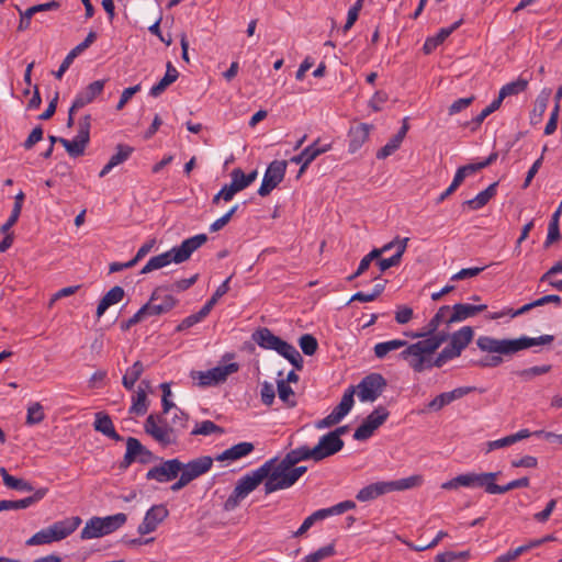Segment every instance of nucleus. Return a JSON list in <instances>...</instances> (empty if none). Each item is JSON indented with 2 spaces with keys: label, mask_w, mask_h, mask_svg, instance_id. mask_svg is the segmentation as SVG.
I'll list each match as a JSON object with an SVG mask.
<instances>
[{
  "label": "nucleus",
  "mask_w": 562,
  "mask_h": 562,
  "mask_svg": "<svg viewBox=\"0 0 562 562\" xmlns=\"http://www.w3.org/2000/svg\"><path fill=\"white\" fill-rule=\"evenodd\" d=\"M473 335L472 327H462L452 334L450 344L435 356L436 350L448 339L447 333H437L432 337L411 344L401 351L400 357L417 373L432 368H441L448 360L461 355L462 350L471 342Z\"/></svg>",
  "instance_id": "nucleus-1"
},
{
  "label": "nucleus",
  "mask_w": 562,
  "mask_h": 562,
  "mask_svg": "<svg viewBox=\"0 0 562 562\" xmlns=\"http://www.w3.org/2000/svg\"><path fill=\"white\" fill-rule=\"evenodd\" d=\"M207 241L206 234H198L184 239L180 246L172 247L170 250L158 256L151 257L142 268L140 273L146 274L154 270L161 269L171 262L182 263L187 261L191 255Z\"/></svg>",
  "instance_id": "nucleus-2"
},
{
  "label": "nucleus",
  "mask_w": 562,
  "mask_h": 562,
  "mask_svg": "<svg viewBox=\"0 0 562 562\" xmlns=\"http://www.w3.org/2000/svg\"><path fill=\"white\" fill-rule=\"evenodd\" d=\"M553 339L552 335H542L537 338L522 336L517 339H496L490 336H480L476 339V346L484 352L508 356L533 346L549 345Z\"/></svg>",
  "instance_id": "nucleus-3"
},
{
  "label": "nucleus",
  "mask_w": 562,
  "mask_h": 562,
  "mask_svg": "<svg viewBox=\"0 0 562 562\" xmlns=\"http://www.w3.org/2000/svg\"><path fill=\"white\" fill-rule=\"evenodd\" d=\"M274 460L266 461L261 467L241 476L232 494L225 502V509L231 510L237 507L244 498H246L251 492H254L263 481L269 482Z\"/></svg>",
  "instance_id": "nucleus-4"
},
{
  "label": "nucleus",
  "mask_w": 562,
  "mask_h": 562,
  "mask_svg": "<svg viewBox=\"0 0 562 562\" xmlns=\"http://www.w3.org/2000/svg\"><path fill=\"white\" fill-rule=\"evenodd\" d=\"M252 340L261 348L274 350L294 366L295 369L303 368V358L296 348L280 337L272 334L267 327L258 328L252 333Z\"/></svg>",
  "instance_id": "nucleus-5"
},
{
  "label": "nucleus",
  "mask_w": 562,
  "mask_h": 562,
  "mask_svg": "<svg viewBox=\"0 0 562 562\" xmlns=\"http://www.w3.org/2000/svg\"><path fill=\"white\" fill-rule=\"evenodd\" d=\"M81 524L78 516L68 517L63 520L55 521L53 525L44 528L25 541L27 547L49 544L55 541H61L70 536Z\"/></svg>",
  "instance_id": "nucleus-6"
},
{
  "label": "nucleus",
  "mask_w": 562,
  "mask_h": 562,
  "mask_svg": "<svg viewBox=\"0 0 562 562\" xmlns=\"http://www.w3.org/2000/svg\"><path fill=\"white\" fill-rule=\"evenodd\" d=\"M424 479L422 475H412L408 477L389 481V482H375L362 487L356 495V498L359 502H369L378 498L381 495H384L394 491H406L411 488L418 487L423 484Z\"/></svg>",
  "instance_id": "nucleus-7"
},
{
  "label": "nucleus",
  "mask_w": 562,
  "mask_h": 562,
  "mask_svg": "<svg viewBox=\"0 0 562 562\" xmlns=\"http://www.w3.org/2000/svg\"><path fill=\"white\" fill-rule=\"evenodd\" d=\"M499 472L463 473L441 484L443 490H458L459 487H481L487 494H494V483Z\"/></svg>",
  "instance_id": "nucleus-8"
},
{
  "label": "nucleus",
  "mask_w": 562,
  "mask_h": 562,
  "mask_svg": "<svg viewBox=\"0 0 562 562\" xmlns=\"http://www.w3.org/2000/svg\"><path fill=\"white\" fill-rule=\"evenodd\" d=\"M126 520L127 517L123 513L103 518L93 517L86 522V526L80 532V538L86 540L103 537L121 528Z\"/></svg>",
  "instance_id": "nucleus-9"
},
{
  "label": "nucleus",
  "mask_w": 562,
  "mask_h": 562,
  "mask_svg": "<svg viewBox=\"0 0 562 562\" xmlns=\"http://www.w3.org/2000/svg\"><path fill=\"white\" fill-rule=\"evenodd\" d=\"M269 482L265 483V493L271 494L277 491L286 490L293 486L299 479L307 471L305 465H294L288 470L273 469Z\"/></svg>",
  "instance_id": "nucleus-10"
},
{
  "label": "nucleus",
  "mask_w": 562,
  "mask_h": 562,
  "mask_svg": "<svg viewBox=\"0 0 562 562\" xmlns=\"http://www.w3.org/2000/svg\"><path fill=\"white\" fill-rule=\"evenodd\" d=\"M386 387V380L380 373L366 375L356 386L361 402H374Z\"/></svg>",
  "instance_id": "nucleus-11"
},
{
  "label": "nucleus",
  "mask_w": 562,
  "mask_h": 562,
  "mask_svg": "<svg viewBox=\"0 0 562 562\" xmlns=\"http://www.w3.org/2000/svg\"><path fill=\"white\" fill-rule=\"evenodd\" d=\"M178 303V300L171 294L164 292L162 288H156L148 302L143 305V311L148 316H158L170 312Z\"/></svg>",
  "instance_id": "nucleus-12"
},
{
  "label": "nucleus",
  "mask_w": 562,
  "mask_h": 562,
  "mask_svg": "<svg viewBox=\"0 0 562 562\" xmlns=\"http://www.w3.org/2000/svg\"><path fill=\"white\" fill-rule=\"evenodd\" d=\"M390 413L385 407L378 406L355 430L353 439L359 441L369 439L374 434V431L385 423Z\"/></svg>",
  "instance_id": "nucleus-13"
},
{
  "label": "nucleus",
  "mask_w": 562,
  "mask_h": 562,
  "mask_svg": "<svg viewBox=\"0 0 562 562\" xmlns=\"http://www.w3.org/2000/svg\"><path fill=\"white\" fill-rule=\"evenodd\" d=\"M285 160H273L267 168L261 186L258 189L260 196H267L276 189L282 181L286 171Z\"/></svg>",
  "instance_id": "nucleus-14"
},
{
  "label": "nucleus",
  "mask_w": 562,
  "mask_h": 562,
  "mask_svg": "<svg viewBox=\"0 0 562 562\" xmlns=\"http://www.w3.org/2000/svg\"><path fill=\"white\" fill-rule=\"evenodd\" d=\"M158 417L149 415L145 422V431L150 435L162 447L176 445L179 434L170 426H161L158 424Z\"/></svg>",
  "instance_id": "nucleus-15"
},
{
  "label": "nucleus",
  "mask_w": 562,
  "mask_h": 562,
  "mask_svg": "<svg viewBox=\"0 0 562 562\" xmlns=\"http://www.w3.org/2000/svg\"><path fill=\"white\" fill-rule=\"evenodd\" d=\"M231 183L225 184L212 199L213 204H218L221 200L228 202L233 200L236 193L249 187L246 173L240 168H235L231 172Z\"/></svg>",
  "instance_id": "nucleus-16"
},
{
  "label": "nucleus",
  "mask_w": 562,
  "mask_h": 562,
  "mask_svg": "<svg viewBox=\"0 0 562 562\" xmlns=\"http://www.w3.org/2000/svg\"><path fill=\"white\" fill-rule=\"evenodd\" d=\"M182 470V462L179 459H170L153 467L146 473L147 480H154L159 483H167L175 480Z\"/></svg>",
  "instance_id": "nucleus-17"
},
{
  "label": "nucleus",
  "mask_w": 562,
  "mask_h": 562,
  "mask_svg": "<svg viewBox=\"0 0 562 562\" xmlns=\"http://www.w3.org/2000/svg\"><path fill=\"white\" fill-rule=\"evenodd\" d=\"M331 149V144H321V138L314 140L310 146L304 148L299 155L293 156L290 161L296 165H301L297 178L306 170L312 161H314L319 155L325 154Z\"/></svg>",
  "instance_id": "nucleus-18"
},
{
  "label": "nucleus",
  "mask_w": 562,
  "mask_h": 562,
  "mask_svg": "<svg viewBox=\"0 0 562 562\" xmlns=\"http://www.w3.org/2000/svg\"><path fill=\"white\" fill-rule=\"evenodd\" d=\"M271 460H274L273 469L288 470L301 461L313 460L315 462V456L312 448L304 445L290 450L281 460L278 458H272Z\"/></svg>",
  "instance_id": "nucleus-19"
},
{
  "label": "nucleus",
  "mask_w": 562,
  "mask_h": 562,
  "mask_svg": "<svg viewBox=\"0 0 562 562\" xmlns=\"http://www.w3.org/2000/svg\"><path fill=\"white\" fill-rule=\"evenodd\" d=\"M168 509L165 505H154L145 514L137 531L140 535H148L155 531L160 522L168 517Z\"/></svg>",
  "instance_id": "nucleus-20"
},
{
  "label": "nucleus",
  "mask_w": 562,
  "mask_h": 562,
  "mask_svg": "<svg viewBox=\"0 0 562 562\" xmlns=\"http://www.w3.org/2000/svg\"><path fill=\"white\" fill-rule=\"evenodd\" d=\"M344 441H338L336 436L327 432L326 435L322 436L318 440V443L312 448L315 456V462H319L336 454L344 448Z\"/></svg>",
  "instance_id": "nucleus-21"
},
{
  "label": "nucleus",
  "mask_w": 562,
  "mask_h": 562,
  "mask_svg": "<svg viewBox=\"0 0 562 562\" xmlns=\"http://www.w3.org/2000/svg\"><path fill=\"white\" fill-rule=\"evenodd\" d=\"M213 459L209 456H202L189 461L182 462V470L180 473L191 483L193 480L200 477L211 470Z\"/></svg>",
  "instance_id": "nucleus-22"
},
{
  "label": "nucleus",
  "mask_w": 562,
  "mask_h": 562,
  "mask_svg": "<svg viewBox=\"0 0 562 562\" xmlns=\"http://www.w3.org/2000/svg\"><path fill=\"white\" fill-rule=\"evenodd\" d=\"M60 7V3L58 1H49L46 3L35 4L33 7H30L25 11L21 10L19 5H15V9L20 13V22L18 25V31L23 32L30 29L31 26V19L33 14L45 12V11H53L58 10Z\"/></svg>",
  "instance_id": "nucleus-23"
},
{
  "label": "nucleus",
  "mask_w": 562,
  "mask_h": 562,
  "mask_svg": "<svg viewBox=\"0 0 562 562\" xmlns=\"http://www.w3.org/2000/svg\"><path fill=\"white\" fill-rule=\"evenodd\" d=\"M372 126L367 123H359L352 125L348 131V151L350 154L357 153L362 145L369 139Z\"/></svg>",
  "instance_id": "nucleus-24"
},
{
  "label": "nucleus",
  "mask_w": 562,
  "mask_h": 562,
  "mask_svg": "<svg viewBox=\"0 0 562 562\" xmlns=\"http://www.w3.org/2000/svg\"><path fill=\"white\" fill-rule=\"evenodd\" d=\"M97 40V33L94 31H90L87 35V37L78 44L76 47H74L68 55L64 58L61 61L58 70L55 72V77L57 79H61L64 74L67 71V69L72 64L74 59L83 50H86L94 41Z\"/></svg>",
  "instance_id": "nucleus-25"
},
{
  "label": "nucleus",
  "mask_w": 562,
  "mask_h": 562,
  "mask_svg": "<svg viewBox=\"0 0 562 562\" xmlns=\"http://www.w3.org/2000/svg\"><path fill=\"white\" fill-rule=\"evenodd\" d=\"M486 305H472V304H463L458 303L450 307V313L448 314L447 324H452L457 322L464 321L469 317L476 315L480 312L486 310Z\"/></svg>",
  "instance_id": "nucleus-26"
},
{
  "label": "nucleus",
  "mask_w": 562,
  "mask_h": 562,
  "mask_svg": "<svg viewBox=\"0 0 562 562\" xmlns=\"http://www.w3.org/2000/svg\"><path fill=\"white\" fill-rule=\"evenodd\" d=\"M105 80H97L88 85V87L79 92L74 102L72 110H79L91 103L99 94L102 93Z\"/></svg>",
  "instance_id": "nucleus-27"
},
{
  "label": "nucleus",
  "mask_w": 562,
  "mask_h": 562,
  "mask_svg": "<svg viewBox=\"0 0 562 562\" xmlns=\"http://www.w3.org/2000/svg\"><path fill=\"white\" fill-rule=\"evenodd\" d=\"M46 492H47L46 488H40V490L35 491V493L33 495H31L29 497H25L23 499H18V501L3 499V501H0L1 512L2 510H16V509L27 508V507L32 506L33 504H35L36 502L41 501L46 495Z\"/></svg>",
  "instance_id": "nucleus-28"
},
{
  "label": "nucleus",
  "mask_w": 562,
  "mask_h": 562,
  "mask_svg": "<svg viewBox=\"0 0 562 562\" xmlns=\"http://www.w3.org/2000/svg\"><path fill=\"white\" fill-rule=\"evenodd\" d=\"M450 313V306L443 305L439 307L434 317L429 321V323L425 327V331L416 333L413 337L415 338H429L435 336L439 325L442 322L447 323L448 314Z\"/></svg>",
  "instance_id": "nucleus-29"
},
{
  "label": "nucleus",
  "mask_w": 562,
  "mask_h": 562,
  "mask_svg": "<svg viewBox=\"0 0 562 562\" xmlns=\"http://www.w3.org/2000/svg\"><path fill=\"white\" fill-rule=\"evenodd\" d=\"M255 449V446L251 442H239L234 445L233 447L224 450L221 454L216 457L217 461H235L240 458H244L251 453Z\"/></svg>",
  "instance_id": "nucleus-30"
},
{
  "label": "nucleus",
  "mask_w": 562,
  "mask_h": 562,
  "mask_svg": "<svg viewBox=\"0 0 562 562\" xmlns=\"http://www.w3.org/2000/svg\"><path fill=\"white\" fill-rule=\"evenodd\" d=\"M124 294V289L120 285H115L112 289H110L100 300L97 306V316L101 317L111 305H114L122 301Z\"/></svg>",
  "instance_id": "nucleus-31"
},
{
  "label": "nucleus",
  "mask_w": 562,
  "mask_h": 562,
  "mask_svg": "<svg viewBox=\"0 0 562 562\" xmlns=\"http://www.w3.org/2000/svg\"><path fill=\"white\" fill-rule=\"evenodd\" d=\"M94 429L115 441L122 440V437L115 431L112 419L108 414L101 412L95 414Z\"/></svg>",
  "instance_id": "nucleus-32"
},
{
  "label": "nucleus",
  "mask_w": 562,
  "mask_h": 562,
  "mask_svg": "<svg viewBox=\"0 0 562 562\" xmlns=\"http://www.w3.org/2000/svg\"><path fill=\"white\" fill-rule=\"evenodd\" d=\"M498 182H493L485 190L481 191L473 199L467 200L463 205L469 206L471 210H480L485 206L492 198L496 194Z\"/></svg>",
  "instance_id": "nucleus-33"
},
{
  "label": "nucleus",
  "mask_w": 562,
  "mask_h": 562,
  "mask_svg": "<svg viewBox=\"0 0 562 562\" xmlns=\"http://www.w3.org/2000/svg\"><path fill=\"white\" fill-rule=\"evenodd\" d=\"M179 77L178 70L173 67V65L168 61L167 64V70L165 76L160 79V81L153 86L150 89V95L151 97H158L160 95L171 83H173Z\"/></svg>",
  "instance_id": "nucleus-34"
},
{
  "label": "nucleus",
  "mask_w": 562,
  "mask_h": 562,
  "mask_svg": "<svg viewBox=\"0 0 562 562\" xmlns=\"http://www.w3.org/2000/svg\"><path fill=\"white\" fill-rule=\"evenodd\" d=\"M24 198H25V195L22 191H20L14 196V204H13L11 214H10L9 218L7 220V222L0 228V232L2 234H11L10 229L12 228V226H14L16 224V222L19 221V217L21 215Z\"/></svg>",
  "instance_id": "nucleus-35"
},
{
  "label": "nucleus",
  "mask_w": 562,
  "mask_h": 562,
  "mask_svg": "<svg viewBox=\"0 0 562 562\" xmlns=\"http://www.w3.org/2000/svg\"><path fill=\"white\" fill-rule=\"evenodd\" d=\"M145 370V367L142 361H135L131 368H128L123 375L122 384L123 386L132 391L135 386V383L140 378Z\"/></svg>",
  "instance_id": "nucleus-36"
},
{
  "label": "nucleus",
  "mask_w": 562,
  "mask_h": 562,
  "mask_svg": "<svg viewBox=\"0 0 562 562\" xmlns=\"http://www.w3.org/2000/svg\"><path fill=\"white\" fill-rule=\"evenodd\" d=\"M528 80L518 78L515 81L508 82L503 86L498 93V100L503 102L506 97L518 94L527 89Z\"/></svg>",
  "instance_id": "nucleus-37"
},
{
  "label": "nucleus",
  "mask_w": 562,
  "mask_h": 562,
  "mask_svg": "<svg viewBox=\"0 0 562 562\" xmlns=\"http://www.w3.org/2000/svg\"><path fill=\"white\" fill-rule=\"evenodd\" d=\"M408 240H409V238H407V237L403 238L402 244L398 246V254H394L390 258H383V259H379L376 261V265L379 266V269L381 272L386 271L391 267H395V266L400 265V262L402 260V256L406 250Z\"/></svg>",
  "instance_id": "nucleus-38"
},
{
  "label": "nucleus",
  "mask_w": 562,
  "mask_h": 562,
  "mask_svg": "<svg viewBox=\"0 0 562 562\" xmlns=\"http://www.w3.org/2000/svg\"><path fill=\"white\" fill-rule=\"evenodd\" d=\"M405 340L393 339L389 341L379 342L374 346V355L379 359H383L389 352L401 349L403 347H408Z\"/></svg>",
  "instance_id": "nucleus-39"
},
{
  "label": "nucleus",
  "mask_w": 562,
  "mask_h": 562,
  "mask_svg": "<svg viewBox=\"0 0 562 562\" xmlns=\"http://www.w3.org/2000/svg\"><path fill=\"white\" fill-rule=\"evenodd\" d=\"M0 474L2 476L3 483L7 487L16 490V491H33V486L23 479H16L8 473L4 468H0Z\"/></svg>",
  "instance_id": "nucleus-40"
},
{
  "label": "nucleus",
  "mask_w": 562,
  "mask_h": 562,
  "mask_svg": "<svg viewBox=\"0 0 562 562\" xmlns=\"http://www.w3.org/2000/svg\"><path fill=\"white\" fill-rule=\"evenodd\" d=\"M239 370V364L236 362H232L224 366H217L209 370V373L213 375L215 382L217 384L223 383L227 380L228 375L237 372Z\"/></svg>",
  "instance_id": "nucleus-41"
},
{
  "label": "nucleus",
  "mask_w": 562,
  "mask_h": 562,
  "mask_svg": "<svg viewBox=\"0 0 562 562\" xmlns=\"http://www.w3.org/2000/svg\"><path fill=\"white\" fill-rule=\"evenodd\" d=\"M355 393H356V387L349 386L345 391V393L340 400V403L334 408V411L337 413V415H339L341 418H344L351 411V408L355 404V400H353Z\"/></svg>",
  "instance_id": "nucleus-42"
},
{
  "label": "nucleus",
  "mask_w": 562,
  "mask_h": 562,
  "mask_svg": "<svg viewBox=\"0 0 562 562\" xmlns=\"http://www.w3.org/2000/svg\"><path fill=\"white\" fill-rule=\"evenodd\" d=\"M140 441L134 437H128L126 440V452L123 461L120 464L121 469L128 468L136 460V452L140 450Z\"/></svg>",
  "instance_id": "nucleus-43"
},
{
  "label": "nucleus",
  "mask_w": 562,
  "mask_h": 562,
  "mask_svg": "<svg viewBox=\"0 0 562 562\" xmlns=\"http://www.w3.org/2000/svg\"><path fill=\"white\" fill-rule=\"evenodd\" d=\"M140 441L134 437H128L126 440V452L123 461L120 464L121 469L128 468L136 460V452L140 450Z\"/></svg>",
  "instance_id": "nucleus-44"
},
{
  "label": "nucleus",
  "mask_w": 562,
  "mask_h": 562,
  "mask_svg": "<svg viewBox=\"0 0 562 562\" xmlns=\"http://www.w3.org/2000/svg\"><path fill=\"white\" fill-rule=\"evenodd\" d=\"M132 400L130 413L144 415L147 412V395L145 390L139 386Z\"/></svg>",
  "instance_id": "nucleus-45"
},
{
  "label": "nucleus",
  "mask_w": 562,
  "mask_h": 562,
  "mask_svg": "<svg viewBox=\"0 0 562 562\" xmlns=\"http://www.w3.org/2000/svg\"><path fill=\"white\" fill-rule=\"evenodd\" d=\"M223 432H224V429L222 427L217 426L212 420H203L195 425L194 429L191 431V435L192 436H196V435L210 436L212 434L222 435Z\"/></svg>",
  "instance_id": "nucleus-46"
},
{
  "label": "nucleus",
  "mask_w": 562,
  "mask_h": 562,
  "mask_svg": "<svg viewBox=\"0 0 562 562\" xmlns=\"http://www.w3.org/2000/svg\"><path fill=\"white\" fill-rule=\"evenodd\" d=\"M279 398L286 404L288 407L296 406L295 394L292 387L284 380L278 381Z\"/></svg>",
  "instance_id": "nucleus-47"
},
{
  "label": "nucleus",
  "mask_w": 562,
  "mask_h": 562,
  "mask_svg": "<svg viewBox=\"0 0 562 562\" xmlns=\"http://www.w3.org/2000/svg\"><path fill=\"white\" fill-rule=\"evenodd\" d=\"M45 414L41 403H31L27 407L26 424L36 425L44 420Z\"/></svg>",
  "instance_id": "nucleus-48"
},
{
  "label": "nucleus",
  "mask_w": 562,
  "mask_h": 562,
  "mask_svg": "<svg viewBox=\"0 0 562 562\" xmlns=\"http://www.w3.org/2000/svg\"><path fill=\"white\" fill-rule=\"evenodd\" d=\"M90 127L91 116L87 114L79 120L78 132L76 135V138L86 146L89 144L90 140Z\"/></svg>",
  "instance_id": "nucleus-49"
},
{
  "label": "nucleus",
  "mask_w": 562,
  "mask_h": 562,
  "mask_svg": "<svg viewBox=\"0 0 562 562\" xmlns=\"http://www.w3.org/2000/svg\"><path fill=\"white\" fill-rule=\"evenodd\" d=\"M335 546L333 543L327 544L325 547L319 548L313 553L307 554L303 562H321L327 558H330L335 554Z\"/></svg>",
  "instance_id": "nucleus-50"
},
{
  "label": "nucleus",
  "mask_w": 562,
  "mask_h": 562,
  "mask_svg": "<svg viewBox=\"0 0 562 562\" xmlns=\"http://www.w3.org/2000/svg\"><path fill=\"white\" fill-rule=\"evenodd\" d=\"M133 151V147L128 145L119 144L116 146V153L111 156L109 162H111L113 167H116L125 162L131 157Z\"/></svg>",
  "instance_id": "nucleus-51"
},
{
  "label": "nucleus",
  "mask_w": 562,
  "mask_h": 562,
  "mask_svg": "<svg viewBox=\"0 0 562 562\" xmlns=\"http://www.w3.org/2000/svg\"><path fill=\"white\" fill-rule=\"evenodd\" d=\"M529 486V479L527 476L513 480L506 485H498L494 483V494H504L515 488H522Z\"/></svg>",
  "instance_id": "nucleus-52"
},
{
  "label": "nucleus",
  "mask_w": 562,
  "mask_h": 562,
  "mask_svg": "<svg viewBox=\"0 0 562 562\" xmlns=\"http://www.w3.org/2000/svg\"><path fill=\"white\" fill-rule=\"evenodd\" d=\"M59 143L65 147L66 151L71 157H79L83 155L85 149L87 147L86 145L80 143L76 137L71 140L66 138H59Z\"/></svg>",
  "instance_id": "nucleus-53"
},
{
  "label": "nucleus",
  "mask_w": 562,
  "mask_h": 562,
  "mask_svg": "<svg viewBox=\"0 0 562 562\" xmlns=\"http://www.w3.org/2000/svg\"><path fill=\"white\" fill-rule=\"evenodd\" d=\"M299 345L306 356H313L318 348L317 339L311 334L302 335L299 339Z\"/></svg>",
  "instance_id": "nucleus-54"
},
{
  "label": "nucleus",
  "mask_w": 562,
  "mask_h": 562,
  "mask_svg": "<svg viewBox=\"0 0 562 562\" xmlns=\"http://www.w3.org/2000/svg\"><path fill=\"white\" fill-rule=\"evenodd\" d=\"M401 144L402 143L393 136L382 148H380L378 150L376 158L378 159L387 158L389 156H391L393 153H395L400 148Z\"/></svg>",
  "instance_id": "nucleus-55"
},
{
  "label": "nucleus",
  "mask_w": 562,
  "mask_h": 562,
  "mask_svg": "<svg viewBox=\"0 0 562 562\" xmlns=\"http://www.w3.org/2000/svg\"><path fill=\"white\" fill-rule=\"evenodd\" d=\"M551 370L550 364L535 366L528 369H524L519 372V375L524 379H531L537 375L546 374Z\"/></svg>",
  "instance_id": "nucleus-56"
},
{
  "label": "nucleus",
  "mask_w": 562,
  "mask_h": 562,
  "mask_svg": "<svg viewBox=\"0 0 562 562\" xmlns=\"http://www.w3.org/2000/svg\"><path fill=\"white\" fill-rule=\"evenodd\" d=\"M260 396H261V402L265 405H267V406L272 405L274 402V397H276V392H274L273 385L270 384L269 382H263L261 390H260Z\"/></svg>",
  "instance_id": "nucleus-57"
},
{
  "label": "nucleus",
  "mask_w": 562,
  "mask_h": 562,
  "mask_svg": "<svg viewBox=\"0 0 562 562\" xmlns=\"http://www.w3.org/2000/svg\"><path fill=\"white\" fill-rule=\"evenodd\" d=\"M171 427L175 428L178 434L186 429L188 427V415L183 411L176 408Z\"/></svg>",
  "instance_id": "nucleus-58"
},
{
  "label": "nucleus",
  "mask_w": 562,
  "mask_h": 562,
  "mask_svg": "<svg viewBox=\"0 0 562 562\" xmlns=\"http://www.w3.org/2000/svg\"><path fill=\"white\" fill-rule=\"evenodd\" d=\"M486 267L464 268L451 277L452 281L464 280L479 276Z\"/></svg>",
  "instance_id": "nucleus-59"
},
{
  "label": "nucleus",
  "mask_w": 562,
  "mask_h": 562,
  "mask_svg": "<svg viewBox=\"0 0 562 562\" xmlns=\"http://www.w3.org/2000/svg\"><path fill=\"white\" fill-rule=\"evenodd\" d=\"M191 376L194 380L195 379L199 380L200 386H211V385L217 384L215 382V379L213 378V375H211L209 373V370L207 371H192Z\"/></svg>",
  "instance_id": "nucleus-60"
},
{
  "label": "nucleus",
  "mask_w": 562,
  "mask_h": 562,
  "mask_svg": "<svg viewBox=\"0 0 562 562\" xmlns=\"http://www.w3.org/2000/svg\"><path fill=\"white\" fill-rule=\"evenodd\" d=\"M342 418L333 409L329 415L315 423L317 429H324L338 424Z\"/></svg>",
  "instance_id": "nucleus-61"
},
{
  "label": "nucleus",
  "mask_w": 562,
  "mask_h": 562,
  "mask_svg": "<svg viewBox=\"0 0 562 562\" xmlns=\"http://www.w3.org/2000/svg\"><path fill=\"white\" fill-rule=\"evenodd\" d=\"M147 317L146 312L143 311V306L127 321H124L121 323V329L122 330H128L131 327L135 326L136 324L140 323Z\"/></svg>",
  "instance_id": "nucleus-62"
},
{
  "label": "nucleus",
  "mask_w": 562,
  "mask_h": 562,
  "mask_svg": "<svg viewBox=\"0 0 562 562\" xmlns=\"http://www.w3.org/2000/svg\"><path fill=\"white\" fill-rule=\"evenodd\" d=\"M474 97L471 95L469 98H461V99H458L456 100L450 106H449V114L450 115H453V114H457L459 112H461L462 110L467 109L469 105L472 104V102L474 101Z\"/></svg>",
  "instance_id": "nucleus-63"
},
{
  "label": "nucleus",
  "mask_w": 562,
  "mask_h": 562,
  "mask_svg": "<svg viewBox=\"0 0 562 562\" xmlns=\"http://www.w3.org/2000/svg\"><path fill=\"white\" fill-rule=\"evenodd\" d=\"M43 139V128L42 126H36L33 128V131L30 133L25 142L23 143V147L29 150L31 149L36 143Z\"/></svg>",
  "instance_id": "nucleus-64"
}]
</instances>
